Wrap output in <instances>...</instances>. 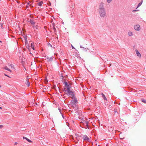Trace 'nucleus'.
Instances as JSON below:
<instances>
[{
  "mask_svg": "<svg viewBox=\"0 0 146 146\" xmlns=\"http://www.w3.org/2000/svg\"><path fill=\"white\" fill-rule=\"evenodd\" d=\"M134 29L136 31H139L140 29V27L139 25H137L134 26Z\"/></svg>",
  "mask_w": 146,
  "mask_h": 146,
  "instance_id": "7",
  "label": "nucleus"
},
{
  "mask_svg": "<svg viewBox=\"0 0 146 146\" xmlns=\"http://www.w3.org/2000/svg\"><path fill=\"white\" fill-rule=\"evenodd\" d=\"M3 126L2 125H0V128H1V127H3Z\"/></svg>",
  "mask_w": 146,
  "mask_h": 146,
  "instance_id": "32",
  "label": "nucleus"
},
{
  "mask_svg": "<svg viewBox=\"0 0 146 146\" xmlns=\"http://www.w3.org/2000/svg\"><path fill=\"white\" fill-rule=\"evenodd\" d=\"M64 84L65 85L64 88V90H65V89L66 90L70 88L71 87L70 85L68 84V82H65L64 83Z\"/></svg>",
  "mask_w": 146,
  "mask_h": 146,
  "instance_id": "4",
  "label": "nucleus"
},
{
  "mask_svg": "<svg viewBox=\"0 0 146 146\" xmlns=\"http://www.w3.org/2000/svg\"><path fill=\"white\" fill-rule=\"evenodd\" d=\"M50 46H52V45H50Z\"/></svg>",
  "mask_w": 146,
  "mask_h": 146,
  "instance_id": "43",
  "label": "nucleus"
},
{
  "mask_svg": "<svg viewBox=\"0 0 146 146\" xmlns=\"http://www.w3.org/2000/svg\"><path fill=\"white\" fill-rule=\"evenodd\" d=\"M58 110L61 114H62V113L61 112V110L60 108H58Z\"/></svg>",
  "mask_w": 146,
  "mask_h": 146,
  "instance_id": "27",
  "label": "nucleus"
},
{
  "mask_svg": "<svg viewBox=\"0 0 146 146\" xmlns=\"http://www.w3.org/2000/svg\"><path fill=\"white\" fill-rule=\"evenodd\" d=\"M25 70H26V68L25 67Z\"/></svg>",
  "mask_w": 146,
  "mask_h": 146,
  "instance_id": "40",
  "label": "nucleus"
},
{
  "mask_svg": "<svg viewBox=\"0 0 146 146\" xmlns=\"http://www.w3.org/2000/svg\"><path fill=\"white\" fill-rule=\"evenodd\" d=\"M25 70H26V68L25 67Z\"/></svg>",
  "mask_w": 146,
  "mask_h": 146,
  "instance_id": "39",
  "label": "nucleus"
},
{
  "mask_svg": "<svg viewBox=\"0 0 146 146\" xmlns=\"http://www.w3.org/2000/svg\"><path fill=\"white\" fill-rule=\"evenodd\" d=\"M23 139H26L29 143H31L32 142L30 140L26 137H23Z\"/></svg>",
  "mask_w": 146,
  "mask_h": 146,
  "instance_id": "12",
  "label": "nucleus"
},
{
  "mask_svg": "<svg viewBox=\"0 0 146 146\" xmlns=\"http://www.w3.org/2000/svg\"><path fill=\"white\" fill-rule=\"evenodd\" d=\"M61 114L62 115V117L64 119V116L63 114L62 113V114Z\"/></svg>",
  "mask_w": 146,
  "mask_h": 146,
  "instance_id": "30",
  "label": "nucleus"
},
{
  "mask_svg": "<svg viewBox=\"0 0 146 146\" xmlns=\"http://www.w3.org/2000/svg\"><path fill=\"white\" fill-rule=\"evenodd\" d=\"M73 99L71 101V104L73 107H75L76 106V105L78 103V101L76 98L75 96H73V97H72Z\"/></svg>",
  "mask_w": 146,
  "mask_h": 146,
  "instance_id": "2",
  "label": "nucleus"
},
{
  "mask_svg": "<svg viewBox=\"0 0 146 146\" xmlns=\"http://www.w3.org/2000/svg\"><path fill=\"white\" fill-rule=\"evenodd\" d=\"M136 53L137 55V56L139 58H140L141 57V54L139 53V52L138 51L137 49H136L135 50Z\"/></svg>",
  "mask_w": 146,
  "mask_h": 146,
  "instance_id": "8",
  "label": "nucleus"
},
{
  "mask_svg": "<svg viewBox=\"0 0 146 146\" xmlns=\"http://www.w3.org/2000/svg\"><path fill=\"white\" fill-rule=\"evenodd\" d=\"M26 6H27V7H29V5H27Z\"/></svg>",
  "mask_w": 146,
  "mask_h": 146,
  "instance_id": "36",
  "label": "nucleus"
},
{
  "mask_svg": "<svg viewBox=\"0 0 146 146\" xmlns=\"http://www.w3.org/2000/svg\"><path fill=\"white\" fill-rule=\"evenodd\" d=\"M64 90L65 91V92H66V94L68 92L71 91V90H70V88L66 89V90H65H65Z\"/></svg>",
  "mask_w": 146,
  "mask_h": 146,
  "instance_id": "15",
  "label": "nucleus"
},
{
  "mask_svg": "<svg viewBox=\"0 0 146 146\" xmlns=\"http://www.w3.org/2000/svg\"><path fill=\"white\" fill-rule=\"evenodd\" d=\"M30 22L32 25H34L35 24V22L33 20L31 19L30 21Z\"/></svg>",
  "mask_w": 146,
  "mask_h": 146,
  "instance_id": "14",
  "label": "nucleus"
},
{
  "mask_svg": "<svg viewBox=\"0 0 146 146\" xmlns=\"http://www.w3.org/2000/svg\"><path fill=\"white\" fill-rule=\"evenodd\" d=\"M128 34L129 36H131L133 35V33L132 32L129 31L128 32Z\"/></svg>",
  "mask_w": 146,
  "mask_h": 146,
  "instance_id": "13",
  "label": "nucleus"
},
{
  "mask_svg": "<svg viewBox=\"0 0 146 146\" xmlns=\"http://www.w3.org/2000/svg\"><path fill=\"white\" fill-rule=\"evenodd\" d=\"M1 42V40H0V42Z\"/></svg>",
  "mask_w": 146,
  "mask_h": 146,
  "instance_id": "41",
  "label": "nucleus"
},
{
  "mask_svg": "<svg viewBox=\"0 0 146 146\" xmlns=\"http://www.w3.org/2000/svg\"><path fill=\"white\" fill-rule=\"evenodd\" d=\"M1 87V86L0 85V88Z\"/></svg>",
  "mask_w": 146,
  "mask_h": 146,
  "instance_id": "44",
  "label": "nucleus"
},
{
  "mask_svg": "<svg viewBox=\"0 0 146 146\" xmlns=\"http://www.w3.org/2000/svg\"><path fill=\"white\" fill-rule=\"evenodd\" d=\"M31 46L33 50H35L34 46L32 43H31Z\"/></svg>",
  "mask_w": 146,
  "mask_h": 146,
  "instance_id": "20",
  "label": "nucleus"
},
{
  "mask_svg": "<svg viewBox=\"0 0 146 146\" xmlns=\"http://www.w3.org/2000/svg\"><path fill=\"white\" fill-rule=\"evenodd\" d=\"M27 5H30V4H29V3H28V4H27Z\"/></svg>",
  "mask_w": 146,
  "mask_h": 146,
  "instance_id": "35",
  "label": "nucleus"
},
{
  "mask_svg": "<svg viewBox=\"0 0 146 146\" xmlns=\"http://www.w3.org/2000/svg\"><path fill=\"white\" fill-rule=\"evenodd\" d=\"M112 0H107V2L108 3H110Z\"/></svg>",
  "mask_w": 146,
  "mask_h": 146,
  "instance_id": "26",
  "label": "nucleus"
},
{
  "mask_svg": "<svg viewBox=\"0 0 146 146\" xmlns=\"http://www.w3.org/2000/svg\"><path fill=\"white\" fill-rule=\"evenodd\" d=\"M83 139L84 141L91 142V140L86 135H83Z\"/></svg>",
  "mask_w": 146,
  "mask_h": 146,
  "instance_id": "3",
  "label": "nucleus"
},
{
  "mask_svg": "<svg viewBox=\"0 0 146 146\" xmlns=\"http://www.w3.org/2000/svg\"><path fill=\"white\" fill-rule=\"evenodd\" d=\"M52 26H53V27H54V26H55V24L54 23H53L52 24Z\"/></svg>",
  "mask_w": 146,
  "mask_h": 146,
  "instance_id": "28",
  "label": "nucleus"
},
{
  "mask_svg": "<svg viewBox=\"0 0 146 146\" xmlns=\"http://www.w3.org/2000/svg\"><path fill=\"white\" fill-rule=\"evenodd\" d=\"M72 46L73 49H75V48L72 45Z\"/></svg>",
  "mask_w": 146,
  "mask_h": 146,
  "instance_id": "33",
  "label": "nucleus"
},
{
  "mask_svg": "<svg viewBox=\"0 0 146 146\" xmlns=\"http://www.w3.org/2000/svg\"><path fill=\"white\" fill-rule=\"evenodd\" d=\"M10 65L11 66V67H13V66L12 64H10Z\"/></svg>",
  "mask_w": 146,
  "mask_h": 146,
  "instance_id": "31",
  "label": "nucleus"
},
{
  "mask_svg": "<svg viewBox=\"0 0 146 146\" xmlns=\"http://www.w3.org/2000/svg\"><path fill=\"white\" fill-rule=\"evenodd\" d=\"M25 40V41L26 43L27 42V39L26 36H25L24 37Z\"/></svg>",
  "mask_w": 146,
  "mask_h": 146,
  "instance_id": "25",
  "label": "nucleus"
},
{
  "mask_svg": "<svg viewBox=\"0 0 146 146\" xmlns=\"http://www.w3.org/2000/svg\"><path fill=\"white\" fill-rule=\"evenodd\" d=\"M142 101L144 103L146 104V100L144 99H142Z\"/></svg>",
  "mask_w": 146,
  "mask_h": 146,
  "instance_id": "22",
  "label": "nucleus"
},
{
  "mask_svg": "<svg viewBox=\"0 0 146 146\" xmlns=\"http://www.w3.org/2000/svg\"><path fill=\"white\" fill-rule=\"evenodd\" d=\"M46 58L47 60L48 61H52L53 60L52 56L50 57H47Z\"/></svg>",
  "mask_w": 146,
  "mask_h": 146,
  "instance_id": "10",
  "label": "nucleus"
},
{
  "mask_svg": "<svg viewBox=\"0 0 146 146\" xmlns=\"http://www.w3.org/2000/svg\"><path fill=\"white\" fill-rule=\"evenodd\" d=\"M80 48H82V50L85 51V52H87V49H88V48H86L84 47H83L81 45L80 46Z\"/></svg>",
  "mask_w": 146,
  "mask_h": 146,
  "instance_id": "9",
  "label": "nucleus"
},
{
  "mask_svg": "<svg viewBox=\"0 0 146 146\" xmlns=\"http://www.w3.org/2000/svg\"><path fill=\"white\" fill-rule=\"evenodd\" d=\"M5 75L6 76H7L10 78V77L9 76L5 74Z\"/></svg>",
  "mask_w": 146,
  "mask_h": 146,
  "instance_id": "29",
  "label": "nucleus"
},
{
  "mask_svg": "<svg viewBox=\"0 0 146 146\" xmlns=\"http://www.w3.org/2000/svg\"><path fill=\"white\" fill-rule=\"evenodd\" d=\"M72 130L73 131H74V130H75V129H74H74H73V128H72Z\"/></svg>",
  "mask_w": 146,
  "mask_h": 146,
  "instance_id": "37",
  "label": "nucleus"
},
{
  "mask_svg": "<svg viewBox=\"0 0 146 146\" xmlns=\"http://www.w3.org/2000/svg\"><path fill=\"white\" fill-rule=\"evenodd\" d=\"M136 11V10H134V11Z\"/></svg>",
  "mask_w": 146,
  "mask_h": 146,
  "instance_id": "42",
  "label": "nucleus"
},
{
  "mask_svg": "<svg viewBox=\"0 0 146 146\" xmlns=\"http://www.w3.org/2000/svg\"><path fill=\"white\" fill-rule=\"evenodd\" d=\"M142 3V1H141L138 4L137 7L136 8H137L140 6Z\"/></svg>",
  "mask_w": 146,
  "mask_h": 146,
  "instance_id": "21",
  "label": "nucleus"
},
{
  "mask_svg": "<svg viewBox=\"0 0 146 146\" xmlns=\"http://www.w3.org/2000/svg\"><path fill=\"white\" fill-rule=\"evenodd\" d=\"M102 97L103 98V99L105 100H107V98L106 97H105V95L102 93Z\"/></svg>",
  "mask_w": 146,
  "mask_h": 146,
  "instance_id": "16",
  "label": "nucleus"
},
{
  "mask_svg": "<svg viewBox=\"0 0 146 146\" xmlns=\"http://www.w3.org/2000/svg\"><path fill=\"white\" fill-rule=\"evenodd\" d=\"M4 69L7 70L11 72V70L9 69L7 66H5L4 67Z\"/></svg>",
  "mask_w": 146,
  "mask_h": 146,
  "instance_id": "17",
  "label": "nucleus"
},
{
  "mask_svg": "<svg viewBox=\"0 0 146 146\" xmlns=\"http://www.w3.org/2000/svg\"><path fill=\"white\" fill-rule=\"evenodd\" d=\"M2 108L1 107H0V109H1Z\"/></svg>",
  "mask_w": 146,
  "mask_h": 146,
  "instance_id": "38",
  "label": "nucleus"
},
{
  "mask_svg": "<svg viewBox=\"0 0 146 146\" xmlns=\"http://www.w3.org/2000/svg\"><path fill=\"white\" fill-rule=\"evenodd\" d=\"M98 12L99 14L101 17H104L106 16V11L105 9L104 8V5L102 4L100 5Z\"/></svg>",
  "mask_w": 146,
  "mask_h": 146,
  "instance_id": "1",
  "label": "nucleus"
},
{
  "mask_svg": "<svg viewBox=\"0 0 146 146\" xmlns=\"http://www.w3.org/2000/svg\"><path fill=\"white\" fill-rule=\"evenodd\" d=\"M75 134L77 137H82V134H80V133L79 132H78V133H75Z\"/></svg>",
  "mask_w": 146,
  "mask_h": 146,
  "instance_id": "11",
  "label": "nucleus"
},
{
  "mask_svg": "<svg viewBox=\"0 0 146 146\" xmlns=\"http://www.w3.org/2000/svg\"><path fill=\"white\" fill-rule=\"evenodd\" d=\"M53 29L54 31V32L55 33H56V28H55V26H54V27H53Z\"/></svg>",
  "mask_w": 146,
  "mask_h": 146,
  "instance_id": "24",
  "label": "nucleus"
},
{
  "mask_svg": "<svg viewBox=\"0 0 146 146\" xmlns=\"http://www.w3.org/2000/svg\"><path fill=\"white\" fill-rule=\"evenodd\" d=\"M43 3L42 1H40L37 3L38 5L39 6H41Z\"/></svg>",
  "mask_w": 146,
  "mask_h": 146,
  "instance_id": "18",
  "label": "nucleus"
},
{
  "mask_svg": "<svg viewBox=\"0 0 146 146\" xmlns=\"http://www.w3.org/2000/svg\"><path fill=\"white\" fill-rule=\"evenodd\" d=\"M81 123L83 124V125L84 126L88 127V121H85L84 120L83 121L81 122Z\"/></svg>",
  "mask_w": 146,
  "mask_h": 146,
  "instance_id": "6",
  "label": "nucleus"
},
{
  "mask_svg": "<svg viewBox=\"0 0 146 146\" xmlns=\"http://www.w3.org/2000/svg\"><path fill=\"white\" fill-rule=\"evenodd\" d=\"M26 82L27 83V85L28 86H30V83H29V80L28 79H27L26 80Z\"/></svg>",
  "mask_w": 146,
  "mask_h": 146,
  "instance_id": "19",
  "label": "nucleus"
},
{
  "mask_svg": "<svg viewBox=\"0 0 146 146\" xmlns=\"http://www.w3.org/2000/svg\"><path fill=\"white\" fill-rule=\"evenodd\" d=\"M3 23H0V25L1 26V29L3 28Z\"/></svg>",
  "mask_w": 146,
  "mask_h": 146,
  "instance_id": "23",
  "label": "nucleus"
},
{
  "mask_svg": "<svg viewBox=\"0 0 146 146\" xmlns=\"http://www.w3.org/2000/svg\"><path fill=\"white\" fill-rule=\"evenodd\" d=\"M17 144V142H15V145H16Z\"/></svg>",
  "mask_w": 146,
  "mask_h": 146,
  "instance_id": "34",
  "label": "nucleus"
},
{
  "mask_svg": "<svg viewBox=\"0 0 146 146\" xmlns=\"http://www.w3.org/2000/svg\"><path fill=\"white\" fill-rule=\"evenodd\" d=\"M67 95L69 96H72V97H73V96H75V95L74 94V92L71 91L66 94Z\"/></svg>",
  "mask_w": 146,
  "mask_h": 146,
  "instance_id": "5",
  "label": "nucleus"
}]
</instances>
